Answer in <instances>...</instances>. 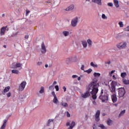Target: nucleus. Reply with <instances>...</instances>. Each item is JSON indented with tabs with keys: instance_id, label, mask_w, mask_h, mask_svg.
<instances>
[{
	"instance_id": "f8f14e48",
	"label": "nucleus",
	"mask_w": 129,
	"mask_h": 129,
	"mask_svg": "<svg viewBox=\"0 0 129 129\" xmlns=\"http://www.w3.org/2000/svg\"><path fill=\"white\" fill-rule=\"evenodd\" d=\"M7 28H8V26H6L5 27H3L1 29V36H3V35H5V33H6V31L7 30Z\"/></svg>"
},
{
	"instance_id": "de8ad7c7",
	"label": "nucleus",
	"mask_w": 129,
	"mask_h": 129,
	"mask_svg": "<svg viewBox=\"0 0 129 129\" xmlns=\"http://www.w3.org/2000/svg\"><path fill=\"white\" fill-rule=\"evenodd\" d=\"M42 64H43V63L41 61H38L37 63V65L38 66H41L42 65Z\"/></svg>"
},
{
	"instance_id": "4d7b16f0",
	"label": "nucleus",
	"mask_w": 129,
	"mask_h": 129,
	"mask_svg": "<svg viewBox=\"0 0 129 129\" xmlns=\"http://www.w3.org/2000/svg\"><path fill=\"white\" fill-rule=\"evenodd\" d=\"M70 124H71L70 122H67V124H66L67 126H70Z\"/></svg>"
},
{
	"instance_id": "58836bf2",
	"label": "nucleus",
	"mask_w": 129,
	"mask_h": 129,
	"mask_svg": "<svg viewBox=\"0 0 129 129\" xmlns=\"http://www.w3.org/2000/svg\"><path fill=\"white\" fill-rule=\"evenodd\" d=\"M102 19H103V20H106V19H107V17H106V16H105V14H102Z\"/></svg>"
},
{
	"instance_id": "412c9836",
	"label": "nucleus",
	"mask_w": 129,
	"mask_h": 129,
	"mask_svg": "<svg viewBox=\"0 0 129 129\" xmlns=\"http://www.w3.org/2000/svg\"><path fill=\"white\" fill-rule=\"evenodd\" d=\"M106 122L108 125H111L113 122V121L110 119V118H109L108 120L106 121Z\"/></svg>"
},
{
	"instance_id": "e433bc0d",
	"label": "nucleus",
	"mask_w": 129,
	"mask_h": 129,
	"mask_svg": "<svg viewBox=\"0 0 129 129\" xmlns=\"http://www.w3.org/2000/svg\"><path fill=\"white\" fill-rule=\"evenodd\" d=\"M115 72V70H112L109 73V75L110 77H112V74H113V73H114Z\"/></svg>"
},
{
	"instance_id": "4468645a",
	"label": "nucleus",
	"mask_w": 129,
	"mask_h": 129,
	"mask_svg": "<svg viewBox=\"0 0 129 129\" xmlns=\"http://www.w3.org/2000/svg\"><path fill=\"white\" fill-rule=\"evenodd\" d=\"M92 3L97 4L98 6L102 5V2H101V0H92Z\"/></svg>"
},
{
	"instance_id": "2f4dec72",
	"label": "nucleus",
	"mask_w": 129,
	"mask_h": 129,
	"mask_svg": "<svg viewBox=\"0 0 129 129\" xmlns=\"http://www.w3.org/2000/svg\"><path fill=\"white\" fill-rule=\"evenodd\" d=\"M90 65L92 66V67H94V68H97V67H98V66L94 64L93 62H91Z\"/></svg>"
},
{
	"instance_id": "3c124183",
	"label": "nucleus",
	"mask_w": 129,
	"mask_h": 129,
	"mask_svg": "<svg viewBox=\"0 0 129 129\" xmlns=\"http://www.w3.org/2000/svg\"><path fill=\"white\" fill-rule=\"evenodd\" d=\"M30 11L29 10H26V16H27L28 15H29V14H30Z\"/></svg>"
},
{
	"instance_id": "9b49d317",
	"label": "nucleus",
	"mask_w": 129,
	"mask_h": 129,
	"mask_svg": "<svg viewBox=\"0 0 129 129\" xmlns=\"http://www.w3.org/2000/svg\"><path fill=\"white\" fill-rule=\"evenodd\" d=\"M111 97L113 103H115V102L117 101V97H116V94H113L111 95Z\"/></svg>"
},
{
	"instance_id": "37998d69",
	"label": "nucleus",
	"mask_w": 129,
	"mask_h": 129,
	"mask_svg": "<svg viewBox=\"0 0 129 129\" xmlns=\"http://www.w3.org/2000/svg\"><path fill=\"white\" fill-rule=\"evenodd\" d=\"M53 89H54V85H52L49 87V90H53Z\"/></svg>"
},
{
	"instance_id": "aec40b11",
	"label": "nucleus",
	"mask_w": 129,
	"mask_h": 129,
	"mask_svg": "<svg viewBox=\"0 0 129 129\" xmlns=\"http://www.w3.org/2000/svg\"><path fill=\"white\" fill-rule=\"evenodd\" d=\"M114 5L116 8H119V4H118V0H113Z\"/></svg>"
},
{
	"instance_id": "13d9d810",
	"label": "nucleus",
	"mask_w": 129,
	"mask_h": 129,
	"mask_svg": "<svg viewBox=\"0 0 129 129\" xmlns=\"http://www.w3.org/2000/svg\"><path fill=\"white\" fill-rule=\"evenodd\" d=\"M117 48H118V49H122V48L121 47V45H117Z\"/></svg>"
},
{
	"instance_id": "864d4df0",
	"label": "nucleus",
	"mask_w": 129,
	"mask_h": 129,
	"mask_svg": "<svg viewBox=\"0 0 129 129\" xmlns=\"http://www.w3.org/2000/svg\"><path fill=\"white\" fill-rule=\"evenodd\" d=\"M77 77H78V76L76 75H74L72 76V78H77Z\"/></svg>"
},
{
	"instance_id": "a19ab883",
	"label": "nucleus",
	"mask_w": 129,
	"mask_h": 129,
	"mask_svg": "<svg viewBox=\"0 0 129 129\" xmlns=\"http://www.w3.org/2000/svg\"><path fill=\"white\" fill-rule=\"evenodd\" d=\"M24 98H26V97H25L24 95H21L19 96V99H24Z\"/></svg>"
},
{
	"instance_id": "603ef678",
	"label": "nucleus",
	"mask_w": 129,
	"mask_h": 129,
	"mask_svg": "<svg viewBox=\"0 0 129 129\" xmlns=\"http://www.w3.org/2000/svg\"><path fill=\"white\" fill-rule=\"evenodd\" d=\"M81 69L82 70H83V71H84V64H82L81 67Z\"/></svg>"
},
{
	"instance_id": "f257e3e1",
	"label": "nucleus",
	"mask_w": 129,
	"mask_h": 129,
	"mask_svg": "<svg viewBox=\"0 0 129 129\" xmlns=\"http://www.w3.org/2000/svg\"><path fill=\"white\" fill-rule=\"evenodd\" d=\"M96 83V81H95L94 82H93L91 83H90L88 85V86L87 87V91L84 94H81V96L83 98H87L89 97V96H91V91H92V89H93V87H94V85ZM91 90V91H90Z\"/></svg>"
},
{
	"instance_id": "423d86ee",
	"label": "nucleus",
	"mask_w": 129,
	"mask_h": 129,
	"mask_svg": "<svg viewBox=\"0 0 129 129\" xmlns=\"http://www.w3.org/2000/svg\"><path fill=\"white\" fill-rule=\"evenodd\" d=\"M68 60H67V64H69V62H77V55H76L73 57H71V58H68Z\"/></svg>"
},
{
	"instance_id": "7c9ffc66",
	"label": "nucleus",
	"mask_w": 129,
	"mask_h": 129,
	"mask_svg": "<svg viewBox=\"0 0 129 129\" xmlns=\"http://www.w3.org/2000/svg\"><path fill=\"white\" fill-rule=\"evenodd\" d=\"M125 113V109H124L120 112L119 114V117L122 116V115H123Z\"/></svg>"
},
{
	"instance_id": "0eeeda50",
	"label": "nucleus",
	"mask_w": 129,
	"mask_h": 129,
	"mask_svg": "<svg viewBox=\"0 0 129 129\" xmlns=\"http://www.w3.org/2000/svg\"><path fill=\"white\" fill-rule=\"evenodd\" d=\"M99 116H100V110H98L96 112V114L95 115V121H97V122H98V121L100 120V118H99Z\"/></svg>"
},
{
	"instance_id": "e2e57ef3",
	"label": "nucleus",
	"mask_w": 129,
	"mask_h": 129,
	"mask_svg": "<svg viewBox=\"0 0 129 129\" xmlns=\"http://www.w3.org/2000/svg\"><path fill=\"white\" fill-rule=\"evenodd\" d=\"M25 39H29V35H26L25 36Z\"/></svg>"
},
{
	"instance_id": "cd10ccee",
	"label": "nucleus",
	"mask_w": 129,
	"mask_h": 129,
	"mask_svg": "<svg viewBox=\"0 0 129 129\" xmlns=\"http://www.w3.org/2000/svg\"><path fill=\"white\" fill-rule=\"evenodd\" d=\"M82 44L84 48H86V47H87V42H86V41H82Z\"/></svg>"
},
{
	"instance_id": "338daca9",
	"label": "nucleus",
	"mask_w": 129,
	"mask_h": 129,
	"mask_svg": "<svg viewBox=\"0 0 129 129\" xmlns=\"http://www.w3.org/2000/svg\"><path fill=\"white\" fill-rule=\"evenodd\" d=\"M78 81H80V80H81V77H78Z\"/></svg>"
},
{
	"instance_id": "09e8293b",
	"label": "nucleus",
	"mask_w": 129,
	"mask_h": 129,
	"mask_svg": "<svg viewBox=\"0 0 129 129\" xmlns=\"http://www.w3.org/2000/svg\"><path fill=\"white\" fill-rule=\"evenodd\" d=\"M15 65H16L15 63H12V66L11 67V69H17V68H14L15 67Z\"/></svg>"
},
{
	"instance_id": "c03bdc74",
	"label": "nucleus",
	"mask_w": 129,
	"mask_h": 129,
	"mask_svg": "<svg viewBox=\"0 0 129 129\" xmlns=\"http://www.w3.org/2000/svg\"><path fill=\"white\" fill-rule=\"evenodd\" d=\"M107 6H108V7H113V4L112 3H108Z\"/></svg>"
},
{
	"instance_id": "49530a36",
	"label": "nucleus",
	"mask_w": 129,
	"mask_h": 129,
	"mask_svg": "<svg viewBox=\"0 0 129 129\" xmlns=\"http://www.w3.org/2000/svg\"><path fill=\"white\" fill-rule=\"evenodd\" d=\"M7 97H11L12 96V93L11 92H9L7 94Z\"/></svg>"
},
{
	"instance_id": "bb28decb",
	"label": "nucleus",
	"mask_w": 129,
	"mask_h": 129,
	"mask_svg": "<svg viewBox=\"0 0 129 129\" xmlns=\"http://www.w3.org/2000/svg\"><path fill=\"white\" fill-rule=\"evenodd\" d=\"M123 83L125 84V85H129V80L123 79Z\"/></svg>"
},
{
	"instance_id": "a18cd8bd",
	"label": "nucleus",
	"mask_w": 129,
	"mask_h": 129,
	"mask_svg": "<svg viewBox=\"0 0 129 129\" xmlns=\"http://www.w3.org/2000/svg\"><path fill=\"white\" fill-rule=\"evenodd\" d=\"M51 94H52V95H53V96L54 97H57V96H56V94H55V92H54V91H53L51 92Z\"/></svg>"
},
{
	"instance_id": "c9c22d12",
	"label": "nucleus",
	"mask_w": 129,
	"mask_h": 129,
	"mask_svg": "<svg viewBox=\"0 0 129 129\" xmlns=\"http://www.w3.org/2000/svg\"><path fill=\"white\" fill-rule=\"evenodd\" d=\"M121 47L122 49H124V48L126 47V42H124L123 43L122 45H121Z\"/></svg>"
},
{
	"instance_id": "680f3d73",
	"label": "nucleus",
	"mask_w": 129,
	"mask_h": 129,
	"mask_svg": "<svg viewBox=\"0 0 129 129\" xmlns=\"http://www.w3.org/2000/svg\"><path fill=\"white\" fill-rule=\"evenodd\" d=\"M105 64H110V60H109V61L107 62V61H105Z\"/></svg>"
},
{
	"instance_id": "bf43d9fd",
	"label": "nucleus",
	"mask_w": 129,
	"mask_h": 129,
	"mask_svg": "<svg viewBox=\"0 0 129 129\" xmlns=\"http://www.w3.org/2000/svg\"><path fill=\"white\" fill-rule=\"evenodd\" d=\"M125 30L127 31V32H129V26H127L126 28H125Z\"/></svg>"
},
{
	"instance_id": "f03ea898",
	"label": "nucleus",
	"mask_w": 129,
	"mask_h": 129,
	"mask_svg": "<svg viewBox=\"0 0 129 129\" xmlns=\"http://www.w3.org/2000/svg\"><path fill=\"white\" fill-rule=\"evenodd\" d=\"M103 89H102L101 90L100 95L99 96V99H100L101 100L102 102H105V100L107 101L108 100V96L109 95L107 93H106V94L103 95Z\"/></svg>"
},
{
	"instance_id": "20e7f679",
	"label": "nucleus",
	"mask_w": 129,
	"mask_h": 129,
	"mask_svg": "<svg viewBox=\"0 0 129 129\" xmlns=\"http://www.w3.org/2000/svg\"><path fill=\"white\" fill-rule=\"evenodd\" d=\"M111 85V88L112 89L111 90V92L112 93H114L113 94H116V91L115 90L116 88H115L116 86H117V82L115 81H112V82L110 84Z\"/></svg>"
},
{
	"instance_id": "c756f323",
	"label": "nucleus",
	"mask_w": 129,
	"mask_h": 129,
	"mask_svg": "<svg viewBox=\"0 0 129 129\" xmlns=\"http://www.w3.org/2000/svg\"><path fill=\"white\" fill-rule=\"evenodd\" d=\"M62 34L63 36H64V37H67V36L69 35V31H63Z\"/></svg>"
},
{
	"instance_id": "2eb2a0df",
	"label": "nucleus",
	"mask_w": 129,
	"mask_h": 129,
	"mask_svg": "<svg viewBox=\"0 0 129 129\" xmlns=\"http://www.w3.org/2000/svg\"><path fill=\"white\" fill-rule=\"evenodd\" d=\"M10 89H11V87L10 86L6 87L4 90H3V94L5 95V93H7V92L9 91Z\"/></svg>"
},
{
	"instance_id": "393cba45",
	"label": "nucleus",
	"mask_w": 129,
	"mask_h": 129,
	"mask_svg": "<svg viewBox=\"0 0 129 129\" xmlns=\"http://www.w3.org/2000/svg\"><path fill=\"white\" fill-rule=\"evenodd\" d=\"M11 73L12 74H19V73H20V72L17 70H12L11 71Z\"/></svg>"
},
{
	"instance_id": "6ab92c4d",
	"label": "nucleus",
	"mask_w": 129,
	"mask_h": 129,
	"mask_svg": "<svg viewBox=\"0 0 129 129\" xmlns=\"http://www.w3.org/2000/svg\"><path fill=\"white\" fill-rule=\"evenodd\" d=\"M51 122H54V119H48V120L47 121V122L46 123V126H50V124L51 123Z\"/></svg>"
},
{
	"instance_id": "5701e85b",
	"label": "nucleus",
	"mask_w": 129,
	"mask_h": 129,
	"mask_svg": "<svg viewBox=\"0 0 129 129\" xmlns=\"http://www.w3.org/2000/svg\"><path fill=\"white\" fill-rule=\"evenodd\" d=\"M60 105L63 107H68V103H65L64 102H60Z\"/></svg>"
},
{
	"instance_id": "dca6fc26",
	"label": "nucleus",
	"mask_w": 129,
	"mask_h": 129,
	"mask_svg": "<svg viewBox=\"0 0 129 129\" xmlns=\"http://www.w3.org/2000/svg\"><path fill=\"white\" fill-rule=\"evenodd\" d=\"M7 122H8V120L7 119H5L4 120V123L3 125H2L0 129H5L6 128V126H7Z\"/></svg>"
},
{
	"instance_id": "4c0bfd02",
	"label": "nucleus",
	"mask_w": 129,
	"mask_h": 129,
	"mask_svg": "<svg viewBox=\"0 0 129 129\" xmlns=\"http://www.w3.org/2000/svg\"><path fill=\"white\" fill-rule=\"evenodd\" d=\"M98 126L101 127V129H105V126L103 124H100Z\"/></svg>"
},
{
	"instance_id": "ea45409f",
	"label": "nucleus",
	"mask_w": 129,
	"mask_h": 129,
	"mask_svg": "<svg viewBox=\"0 0 129 129\" xmlns=\"http://www.w3.org/2000/svg\"><path fill=\"white\" fill-rule=\"evenodd\" d=\"M118 24H119V25L120 28H122V27H123V23H122V22L120 21V22L118 23Z\"/></svg>"
},
{
	"instance_id": "6e6d98bb",
	"label": "nucleus",
	"mask_w": 129,
	"mask_h": 129,
	"mask_svg": "<svg viewBox=\"0 0 129 129\" xmlns=\"http://www.w3.org/2000/svg\"><path fill=\"white\" fill-rule=\"evenodd\" d=\"M112 78H113V80H116V77H115V75H113L112 76Z\"/></svg>"
},
{
	"instance_id": "5fc2aeb1",
	"label": "nucleus",
	"mask_w": 129,
	"mask_h": 129,
	"mask_svg": "<svg viewBox=\"0 0 129 129\" xmlns=\"http://www.w3.org/2000/svg\"><path fill=\"white\" fill-rule=\"evenodd\" d=\"M62 89H63V92H66V89H67L66 87L63 86V87H62Z\"/></svg>"
},
{
	"instance_id": "4be33fe9",
	"label": "nucleus",
	"mask_w": 129,
	"mask_h": 129,
	"mask_svg": "<svg viewBox=\"0 0 129 129\" xmlns=\"http://www.w3.org/2000/svg\"><path fill=\"white\" fill-rule=\"evenodd\" d=\"M100 75H101V74H100V73H99L95 72V73H93V76L95 78H96L97 77L98 78L100 77Z\"/></svg>"
},
{
	"instance_id": "7ed1b4c3",
	"label": "nucleus",
	"mask_w": 129,
	"mask_h": 129,
	"mask_svg": "<svg viewBox=\"0 0 129 129\" xmlns=\"http://www.w3.org/2000/svg\"><path fill=\"white\" fill-rule=\"evenodd\" d=\"M98 93V88L93 87L92 90L91 91V94L92 95V98L93 100H96L97 96L96 95Z\"/></svg>"
},
{
	"instance_id": "c85d7f7f",
	"label": "nucleus",
	"mask_w": 129,
	"mask_h": 129,
	"mask_svg": "<svg viewBox=\"0 0 129 129\" xmlns=\"http://www.w3.org/2000/svg\"><path fill=\"white\" fill-rule=\"evenodd\" d=\"M21 67V63H16L15 65L14 66V68H20Z\"/></svg>"
},
{
	"instance_id": "69168bd1",
	"label": "nucleus",
	"mask_w": 129,
	"mask_h": 129,
	"mask_svg": "<svg viewBox=\"0 0 129 129\" xmlns=\"http://www.w3.org/2000/svg\"><path fill=\"white\" fill-rule=\"evenodd\" d=\"M60 115H60V114H57V115H56L55 118H58V117H59V116Z\"/></svg>"
},
{
	"instance_id": "79ce46f5",
	"label": "nucleus",
	"mask_w": 129,
	"mask_h": 129,
	"mask_svg": "<svg viewBox=\"0 0 129 129\" xmlns=\"http://www.w3.org/2000/svg\"><path fill=\"white\" fill-rule=\"evenodd\" d=\"M54 88L55 89L56 91H59V86H58V85H55V86H54Z\"/></svg>"
},
{
	"instance_id": "9d476101",
	"label": "nucleus",
	"mask_w": 129,
	"mask_h": 129,
	"mask_svg": "<svg viewBox=\"0 0 129 129\" xmlns=\"http://www.w3.org/2000/svg\"><path fill=\"white\" fill-rule=\"evenodd\" d=\"M41 52L42 54H45V53L47 52V49H46V46L45 45V43H44V42H42L41 44Z\"/></svg>"
},
{
	"instance_id": "052dcab7",
	"label": "nucleus",
	"mask_w": 129,
	"mask_h": 129,
	"mask_svg": "<svg viewBox=\"0 0 129 129\" xmlns=\"http://www.w3.org/2000/svg\"><path fill=\"white\" fill-rule=\"evenodd\" d=\"M93 104H94V105H96L97 104L95 100L93 101Z\"/></svg>"
},
{
	"instance_id": "f3484780",
	"label": "nucleus",
	"mask_w": 129,
	"mask_h": 129,
	"mask_svg": "<svg viewBox=\"0 0 129 129\" xmlns=\"http://www.w3.org/2000/svg\"><path fill=\"white\" fill-rule=\"evenodd\" d=\"M74 7H75L74 5L73 4L70 6L68 8H66L65 10L67 11H72V10L74 9Z\"/></svg>"
},
{
	"instance_id": "a878e982",
	"label": "nucleus",
	"mask_w": 129,
	"mask_h": 129,
	"mask_svg": "<svg viewBox=\"0 0 129 129\" xmlns=\"http://www.w3.org/2000/svg\"><path fill=\"white\" fill-rule=\"evenodd\" d=\"M40 94H42L45 92V89H44V87H41L40 90L39 91Z\"/></svg>"
},
{
	"instance_id": "8fccbe9b",
	"label": "nucleus",
	"mask_w": 129,
	"mask_h": 129,
	"mask_svg": "<svg viewBox=\"0 0 129 129\" xmlns=\"http://www.w3.org/2000/svg\"><path fill=\"white\" fill-rule=\"evenodd\" d=\"M67 117H70V116H71V115L69 113V112H68V111L67 112Z\"/></svg>"
},
{
	"instance_id": "39448f33",
	"label": "nucleus",
	"mask_w": 129,
	"mask_h": 129,
	"mask_svg": "<svg viewBox=\"0 0 129 129\" xmlns=\"http://www.w3.org/2000/svg\"><path fill=\"white\" fill-rule=\"evenodd\" d=\"M118 90L119 98H120V97H123V96L125 95L126 92L124 87L119 88H118Z\"/></svg>"
},
{
	"instance_id": "1a4fd4ad",
	"label": "nucleus",
	"mask_w": 129,
	"mask_h": 129,
	"mask_svg": "<svg viewBox=\"0 0 129 129\" xmlns=\"http://www.w3.org/2000/svg\"><path fill=\"white\" fill-rule=\"evenodd\" d=\"M26 85H27V82H26L25 81H23L19 86V90H24L25 89V87H26Z\"/></svg>"
},
{
	"instance_id": "a211bd4d",
	"label": "nucleus",
	"mask_w": 129,
	"mask_h": 129,
	"mask_svg": "<svg viewBox=\"0 0 129 129\" xmlns=\"http://www.w3.org/2000/svg\"><path fill=\"white\" fill-rule=\"evenodd\" d=\"M76 125V123H75V121H72L71 123L70 124V126L69 127V129H73V127H74Z\"/></svg>"
},
{
	"instance_id": "0e129e2a",
	"label": "nucleus",
	"mask_w": 129,
	"mask_h": 129,
	"mask_svg": "<svg viewBox=\"0 0 129 129\" xmlns=\"http://www.w3.org/2000/svg\"><path fill=\"white\" fill-rule=\"evenodd\" d=\"M56 84H57V82L54 81L52 85H53V86H54V85H56Z\"/></svg>"
},
{
	"instance_id": "ddd939ff",
	"label": "nucleus",
	"mask_w": 129,
	"mask_h": 129,
	"mask_svg": "<svg viewBox=\"0 0 129 129\" xmlns=\"http://www.w3.org/2000/svg\"><path fill=\"white\" fill-rule=\"evenodd\" d=\"M94 81H96V83L94 85V87L95 88H98V87H99V83H97V81H98V80L96 78H94L93 81H92L90 83H92V82H94Z\"/></svg>"
},
{
	"instance_id": "774afa93",
	"label": "nucleus",
	"mask_w": 129,
	"mask_h": 129,
	"mask_svg": "<svg viewBox=\"0 0 129 129\" xmlns=\"http://www.w3.org/2000/svg\"><path fill=\"white\" fill-rule=\"evenodd\" d=\"M29 24H33V21L32 20H29Z\"/></svg>"
},
{
	"instance_id": "b1692460",
	"label": "nucleus",
	"mask_w": 129,
	"mask_h": 129,
	"mask_svg": "<svg viewBox=\"0 0 129 129\" xmlns=\"http://www.w3.org/2000/svg\"><path fill=\"white\" fill-rule=\"evenodd\" d=\"M87 43H88V44L89 47H91V46H92V41L91 40V39H88L87 40Z\"/></svg>"
},
{
	"instance_id": "6e6552de",
	"label": "nucleus",
	"mask_w": 129,
	"mask_h": 129,
	"mask_svg": "<svg viewBox=\"0 0 129 129\" xmlns=\"http://www.w3.org/2000/svg\"><path fill=\"white\" fill-rule=\"evenodd\" d=\"M77 23H78V17H76V18L72 20L71 25L72 27H76L77 26Z\"/></svg>"
},
{
	"instance_id": "f704fd0d",
	"label": "nucleus",
	"mask_w": 129,
	"mask_h": 129,
	"mask_svg": "<svg viewBox=\"0 0 129 129\" xmlns=\"http://www.w3.org/2000/svg\"><path fill=\"white\" fill-rule=\"evenodd\" d=\"M92 71V69H89L87 70L84 71V72H86V73H87V74H90Z\"/></svg>"
},
{
	"instance_id": "473e14b6",
	"label": "nucleus",
	"mask_w": 129,
	"mask_h": 129,
	"mask_svg": "<svg viewBox=\"0 0 129 129\" xmlns=\"http://www.w3.org/2000/svg\"><path fill=\"white\" fill-rule=\"evenodd\" d=\"M58 98H57V97H54L53 100V103H55L56 104L58 103Z\"/></svg>"
},
{
	"instance_id": "72a5a7b5",
	"label": "nucleus",
	"mask_w": 129,
	"mask_h": 129,
	"mask_svg": "<svg viewBox=\"0 0 129 129\" xmlns=\"http://www.w3.org/2000/svg\"><path fill=\"white\" fill-rule=\"evenodd\" d=\"M120 76L121 77H122V78H125V77L126 76V73L125 72L121 73Z\"/></svg>"
}]
</instances>
